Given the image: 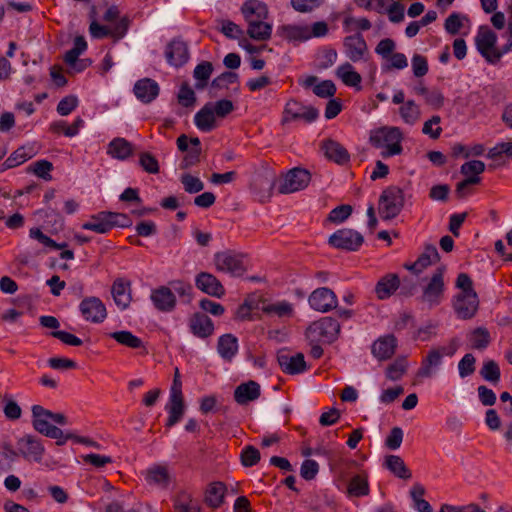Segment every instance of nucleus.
<instances>
[{"mask_svg": "<svg viewBox=\"0 0 512 512\" xmlns=\"http://www.w3.org/2000/svg\"><path fill=\"white\" fill-rule=\"evenodd\" d=\"M340 333L339 322L332 317H322L312 322L306 329L305 336L309 343L331 344Z\"/></svg>", "mask_w": 512, "mask_h": 512, "instance_id": "obj_1", "label": "nucleus"}, {"mask_svg": "<svg viewBox=\"0 0 512 512\" xmlns=\"http://www.w3.org/2000/svg\"><path fill=\"white\" fill-rule=\"evenodd\" d=\"M402 133L398 127H382L376 130L370 137V142L375 147H386L383 157L398 155L402 152Z\"/></svg>", "mask_w": 512, "mask_h": 512, "instance_id": "obj_2", "label": "nucleus"}, {"mask_svg": "<svg viewBox=\"0 0 512 512\" xmlns=\"http://www.w3.org/2000/svg\"><path fill=\"white\" fill-rule=\"evenodd\" d=\"M404 207V192L397 186H389L379 197V214L383 220L397 217Z\"/></svg>", "mask_w": 512, "mask_h": 512, "instance_id": "obj_3", "label": "nucleus"}, {"mask_svg": "<svg viewBox=\"0 0 512 512\" xmlns=\"http://www.w3.org/2000/svg\"><path fill=\"white\" fill-rule=\"evenodd\" d=\"M244 257L243 254L233 250H225L215 253L213 261L217 271L239 277L246 271Z\"/></svg>", "mask_w": 512, "mask_h": 512, "instance_id": "obj_4", "label": "nucleus"}, {"mask_svg": "<svg viewBox=\"0 0 512 512\" xmlns=\"http://www.w3.org/2000/svg\"><path fill=\"white\" fill-rule=\"evenodd\" d=\"M459 347L457 338L450 340L448 346H441L431 349L427 356L422 360L421 367L418 370V376L431 377L434 373L433 368L442 363L443 356H453Z\"/></svg>", "mask_w": 512, "mask_h": 512, "instance_id": "obj_5", "label": "nucleus"}, {"mask_svg": "<svg viewBox=\"0 0 512 512\" xmlns=\"http://www.w3.org/2000/svg\"><path fill=\"white\" fill-rule=\"evenodd\" d=\"M444 289V268H438L423 288L419 301L427 308L432 309L442 302Z\"/></svg>", "mask_w": 512, "mask_h": 512, "instance_id": "obj_6", "label": "nucleus"}, {"mask_svg": "<svg viewBox=\"0 0 512 512\" xmlns=\"http://www.w3.org/2000/svg\"><path fill=\"white\" fill-rule=\"evenodd\" d=\"M497 42V35L488 26H480L475 37V44L479 53L491 64L499 62V54L493 53Z\"/></svg>", "mask_w": 512, "mask_h": 512, "instance_id": "obj_7", "label": "nucleus"}, {"mask_svg": "<svg viewBox=\"0 0 512 512\" xmlns=\"http://www.w3.org/2000/svg\"><path fill=\"white\" fill-rule=\"evenodd\" d=\"M44 452L41 440L28 434L18 439L17 451H11V454L22 456L27 461L41 462Z\"/></svg>", "mask_w": 512, "mask_h": 512, "instance_id": "obj_8", "label": "nucleus"}, {"mask_svg": "<svg viewBox=\"0 0 512 512\" xmlns=\"http://www.w3.org/2000/svg\"><path fill=\"white\" fill-rule=\"evenodd\" d=\"M364 237L361 233L348 228L339 229L334 232L328 240V243L334 248L357 251L362 246Z\"/></svg>", "mask_w": 512, "mask_h": 512, "instance_id": "obj_9", "label": "nucleus"}, {"mask_svg": "<svg viewBox=\"0 0 512 512\" xmlns=\"http://www.w3.org/2000/svg\"><path fill=\"white\" fill-rule=\"evenodd\" d=\"M311 174L303 168H293L287 172L283 181L278 187L280 194H290L303 190L308 186Z\"/></svg>", "mask_w": 512, "mask_h": 512, "instance_id": "obj_10", "label": "nucleus"}, {"mask_svg": "<svg viewBox=\"0 0 512 512\" xmlns=\"http://www.w3.org/2000/svg\"><path fill=\"white\" fill-rule=\"evenodd\" d=\"M319 116V111L313 106H305L298 101L290 100L286 103L282 124H286L291 120L302 119L307 123L314 122Z\"/></svg>", "mask_w": 512, "mask_h": 512, "instance_id": "obj_11", "label": "nucleus"}, {"mask_svg": "<svg viewBox=\"0 0 512 512\" xmlns=\"http://www.w3.org/2000/svg\"><path fill=\"white\" fill-rule=\"evenodd\" d=\"M51 411L45 409L41 405H34L32 407V425L33 428L40 434L49 438H58L61 436V429L50 424L49 420Z\"/></svg>", "mask_w": 512, "mask_h": 512, "instance_id": "obj_12", "label": "nucleus"}, {"mask_svg": "<svg viewBox=\"0 0 512 512\" xmlns=\"http://www.w3.org/2000/svg\"><path fill=\"white\" fill-rule=\"evenodd\" d=\"M79 309L83 318L92 323H102L107 317L104 303L95 296L84 298L79 305Z\"/></svg>", "mask_w": 512, "mask_h": 512, "instance_id": "obj_13", "label": "nucleus"}, {"mask_svg": "<svg viewBox=\"0 0 512 512\" xmlns=\"http://www.w3.org/2000/svg\"><path fill=\"white\" fill-rule=\"evenodd\" d=\"M277 361L282 371L289 375H296L307 370V364L302 353L290 354L287 350L277 353Z\"/></svg>", "mask_w": 512, "mask_h": 512, "instance_id": "obj_14", "label": "nucleus"}, {"mask_svg": "<svg viewBox=\"0 0 512 512\" xmlns=\"http://www.w3.org/2000/svg\"><path fill=\"white\" fill-rule=\"evenodd\" d=\"M343 48L346 57L352 62H359L368 53L367 43L361 33L346 36L343 40Z\"/></svg>", "mask_w": 512, "mask_h": 512, "instance_id": "obj_15", "label": "nucleus"}, {"mask_svg": "<svg viewBox=\"0 0 512 512\" xmlns=\"http://www.w3.org/2000/svg\"><path fill=\"white\" fill-rule=\"evenodd\" d=\"M310 306L319 312H328L337 307V297L335 293L326 287L314 290L309 296Z\"/></svg>", "mask_w": 512, "mask_h": 512, "instance_id": "obj_16", "label": "nucleus"}, {"mask_svg": "<svg viewBox=\"0 0 512 512\" xmlns=\"http://www.w3.org/2000/svg\"><path fill=\"white\" fill-rule=\"evenodd\" d=\"M479 300L477 293L458 294L453 307L461 319H471L477 312Z\"/></svg>", "mask_w": 512, "mask_h": 512, "instance_id": "obj_17", "label": "nucleus"}, {"mask_svg": "<svg viewBox=\"0 0 512 512\" xmlns=\"http://www.w3.org/2000/svg\"><path fill=\"white\" fill-rule=\"evenodd\" d=\"M195 286L209 296L221 298L225 295V288L211 273L200 272L195 277Z\"/></svg>", "mask_w": 512, "mask_h": 512, "instance_id": "obj_18", "label": "nucleus"}, {"mask_svg": "<svg viewBox=\"0 0 512 512\" xmlns=\"http://www.w3.org/2000/svg\"><path fill=\"white\" fill-rule=\"evenodd\" d=\"M150 299L154 307L160 312H171L176 306V297L173 290L167 286H160L151 291Z\"/></svg>", "mask_w": 512, "mask_h": 512, "instance_id": "obj_19", "label": "nucleus"}, {"mask_svg": "<svg viewBox=\"0 0 512 512\" xmlns=\"http://www.w3.org/2000/svg\"><path fill=\"white\" fill-rule=\"evenodd\" d=\"M188 324L190 332L200 339H206L214 333V324L205 313H193Z\"/></svg>", "mask_w": 512, "mask_h": 512, "instance_id": "obj_20", "label": "nucleus"}, {"mask_svg": "<svg viewBox=\"0 0 512 512\" xmlns=\"http://www.w3.org/2000/svg\"><path fill=\"white\" fill-rule=\"evenodd\" d=\"M160 92L158 83L151 78H142L134 84L133 93L144 104L154 101Z\"/></svg>", "mask_w": 512, "mask_h": 512, "instance_id": "obj_21", "label": "nucleus"}, {"mask_svg": "<svg viewBox=\"0 0 512 512\" xmlns=\"http://www.w3.org/2000/svg\"><path fill=\"white\" fill-rule=\"evenodd\" d=\"M165 56L170 65L180 67L189 59L187 44L179 39H173L166 47Z\"/></svg>", "mask_w": 512, "mask_h": 512, "instance_id": "obj_22", "label": "nucleus"}, {"mask_svg": "<svg viewBox=\"0 0 512 512\" xmlns=\"http://www.w3.org/2000/svg\"><path fill=\"white\" fill-rule=\"evenodd\" d=\"M440 255L437 248L432 244L425 246L424 252L417 258L414 263L404 264V267L414 274L421 273L426 267L438 262Z\"/></svg>", "mask_w": 512, "mask_h": 512, "instance_id": "obj_23", "label": "nucleus"}, {"mask_svg": "<svg viewBox=\"0 0 512 512\" xmlns=\"http://www.w3.org/2000/svg\"><path fill=\"white\" fill-rule=\"evenodd\" d=\"M324 155L330 161H333L339 165H345L350 160V154L347 149L339 142L333 139H326L321 145Z\"/></svg>", "mask_w": 512, "mask_h": 512, "instance_id": "obj_24", "label": "nucleus"}, {"mask_svg": "<svg viewBox=\"0 0 512 512\" xmlns=\"http://www.w3.org/2000/svg\"><path fill=\"white\" fill-rule=\"evenodd\" d=\"M111 294L115 304L122 310L129 307L131 296V283L123 278H117L112 285Z\"/></svg>", "mask_w": 512, "mask_h": 512, "instance_id": "obj_25", "label": "nucleus"}, {"mask_svg": "<svg viewBox=\"0 0 512 512\" xmlns=\"http://www.w3.org/2000/svg\"><path fill=\"white\" fill-rule=\"evenodd\" d=\"M397 346V339L394 335L380 337L372 345V354L379 360H386L393 356Z\"/></svg>", "mask_w": 512, "mask_h": 512, "instance_id": "obj_26", "label": "nucleus"}, {"mask_svg": "<svg viewBox=\"0 0 512 512\" xmlns=\"http://www.w3.org/2000/svg\"><path fill=\"white\" fill-rule=\"evenodd\" d=\"M260 396V385L250 380L246 383H242L234 390V399L240 404L244 405L248 402L258 399Z\"/></svg>", "mask_w": 512, "mask_h": 512, "instance_id": "obj_27", "label": "nucleus"}, {"mask_svg": "<svg viewBox=\"0 0 512 512\" xmlns=\"http://www.w3.org/2000/svg\"><path fill=\"white\" fill-rule=\"evenodd\" d=\"M400 279L397 274L389 273L379 279L375 293L379 300L388 299L399 288Z\"/></svg>", "mask_w": 512, "mask_h": 512, "instance_id": "obj_28", "label": "nucleus"}, {"mask_svg": "<svg viewBox=\"0 0 512 512\" xmlns=\"http://www.w3.org/2000/svg\"><path fill=\"white\" fill-rule=\"evenodd\" d=\"M241 12L246 22L267 19L268 17L267 5L259 0L245 1L241 7Z\"/></svg>", "mask_w": 512, "mask_h": 512, "instance_id": "obj_29", "label": "nucleus"}, {"mask_svg": "<svg viewBox=\"0 0 512 512\" xmlns=\"http://www.w3.org/2000/svg\"><path fill=\"white\" fill-rule=\"evenodd\" d=\"M107 154L118 160H126L133 155V145L125 138H114L108 144Z\"/></svg>", "mask_w": 512, "mask_h": 512, "instance_id": "obj_30", "label": "nucleus"}, {"mask_svg": "<svg viewBox=\"0 0 512 512\" xmlns=\"http://www.w3.org/2000/svg\"><path fill=\"white\" fill-rule=\"evenodd\" d=\"M217 351L224 360L231 361L238 352V339L230 333L220 336Z\"/></svg>", "mask_w": 512, "mask_h": 512, "instance_id": "obj_31", "label": "nucleus"}, {"mask_svg": "<svg viewBox=\"0 0 512 512\" xmlns=\"http://www.w3.org/2000/svg\"><path fill=\"white\" fill-rule=\"evenodd\" d=\"M195 125L203 132H210L215 128V114L211 103L205 104L194 117Z\"/></svg>", "mask_w": 512, "mask_h": 512, "instance_id": "obj_32", "label": "nucleus"}, {"mask_svg": "<svg viewBox=\"0 0 512 512\" xmlns=\"http://www.w3.org/2000/svg\"><path fill=\"white\" fill-rule=\"evenodd\" d=\"M166 410L169 413L166 427L170 428L178 423L184 415L185 405L183 396H170Z\"/></svg>", "mask_w": 512, "mask_h": 512, "instance_id": "obj_33", "label": "nucleus"}, {"mask_svg": "<svg viewBox=\"0 0 512 512\" xmlns=\"http://www.w3.org/2000/svg\"><path fill=\"white\" fill-rule=\"evenodd\" d=\"M336 75L341 81L350 87H356L358 90L361 89V75L354 70L353 66L349 62H345L340 65L336 70Z\"/></svg>", "mask_w": 512, "mask_h": 512, "instance_id": "obj_34", "label": "nucleus"}, {"mask_svg": "<svg viewBox=\"0 0 512 512\" xmlns=\"http://www.w3.org/2000/svg\"><path fill=\"white\" fill-rule=\"evenodd\" d=\"M265 19L248 21L247 34L250 38L257 41H265L270 39L272 33V25L264 21Z\"/></svg>", "mask_w": 512, "mask_h": 512, "instance_id": "obj_35", "label": "nucleus"}, {"mask_svg": "<svg viewBox=\"0 0 512 512\" xmlns=\"http://www.w3.org/2000/svg\"><path fill=\"white\" fill-rule=\"evenodd\" d=\"M109 212H99L96 215H92L90 221L85 222L82 228L85 230H91L96 233L105 234L112 229V224L108 217Z\"/></svg>", "mask_w": 512, "mask_h": 512, "instance_id": "obj_36", "label": "nucleus"}, {"mask_svg": "<svg viewBox=\"0 0 512 512\" xmlns=\"http://www.w3.org/2000/svg\"><path fill=\"white\" fill-rule=\"evenodd\" d=\"M34 156L33 149L31 147L27 148L25 146L18 148L15 150L2 164L1 170L4 171L6 169L14 168L19 166L20 164L26 162Z\"/></svg>", "mask_w": 512, "mask_h": 512, "instance_id": "obj_37", "label": "nucleus"}, {"mask_svg": "<svg viewBox=\"0 0 512 512\" xmlns=\"http://www.w3.org/2000/svg\"><path fill=\"white\" fill-rule=\"evenodd\" d=\"M385 466L399 478L409 479L412 476L410 470L407 468L403 459L400 456H387L385 459Z\"/></svg>", "mask_w": 512, "mask_h": 512, "instance_id": "obj_38", "label": "nucleus"}, {"mask_svg": "<svg viewBox=\"0 0 512 512\" xmlns=\"http://www.w3.org/2000/svg\"><path fill=\"white\" fill-rule=\"evenodd\" d=\"M278 31L283 38L289 41H303L311 37L310 31L307 27L284 25L281 26Z\"/></svg>", "mask_w": 512, "mask_h": 512, "instance_id": "obj_39", "label": "nucleus"}, {"mask_svg": "<svg viewBox=\"0 0 512 512\" xmlns=\"http://www.w3.org/2000/svg\"><path fill=\"white\" fill-rule=\"evenodd\" d=\"M212 72L213 65L208 61H203L195 67L193 76L196 79L195 88L197 90H202L206 87Z\"/></svg>", "mask_w": 512, "mask_h": 512, "instance_id": "obj_40", "label": "nucleus"}, {"mask_svg": "<svg viewBox=\"0 0 512 512\" xmlns=\"http://www.w3.org/2000/svg\"><path fill=\"white\" fill-rule=\"evenodd\" d=\"M399 114L401 119L409 125L415 124L421 115L420 107L415 103L414 100H407L399 108Z\"/></svg>", "mask_w": 512, "mask_h": 512, "instance_id": "obj_41", "label": "nucleus"}, {"mask_svg": "<svg viewBox=\"0 0 512 512\" xmlns=\"http://www.w3.org/2000/svg\"><path fill=\"white\" fill-rule=\"evenodd\" d=\"M224 493L225 485L214 482L206 491L205 502L212 508H218L223 503Z\"/></svg>", "mask_w": 512, "mask_h": 512, "instance_id": "obj_42", "label": "nucleus"}, {"mask_svg": "<svg viewBox=\"0 0 512 512\" xmlns=\"http://www.w3.org/2000/svg\"><path fill=\"white\" fill-rule=\"evenodd\" d=\"M424 494L425 488L421 484L416 483L413 485L410 491V496L414 502V508L418 512H433L429 502L423 499Z\"/></svg>", "mask_w": 512, "mask_h": 512, "instance_id": "obj_43", "label": "nucleus"}, {"mask_svg": "<svg viewBox=\"0 0 512 512\" xmlns=\"http://www.w3.org/2000/svg\"><path fill=\"white\" fill-rule=\"evenodd\" d=\"M110 337L116 340L119 344L132 349L143 347L142 340L133 335L130 331L122 330L110 333Z\"/></svg>", "mask_w": 512, "mask_h": 512, "instance_id": "obj_44", "label": "nucleus"}, {"mask_svg": "<svg viewBox=\"0 0 512 512\" xmlns=\"http://www.w3.org/2000/svg\"><path fill=\"white\" fill-rule=\"evenodd\" d=\"M469 340L471 342L472 348L483 350L490 344L491 337L489 331L486 328L478 327L470 333Z\"/></svg>", "mask_w": 512, "mask_h": 512, "instance_id": "obj_45", "label": "nucleus"}, {"mask_svg": "<svg viewBox=\"0 0 512 512\" xmlns=\"http://www.w3.org/2000/svg\"><path fill=\"white\" fill-rule=\"evenodd\" d=\"M479 373L484 380L492 384H497L501 376L500 368L494 360L485 361Z\"/></svg>", "mask_w": 512, "mask_h": 512, "instance_id": "obj_46", "label": "nucleus"}, {"mask_svg": "<svg viewBox=\"0 0 512 512\" xmlns=\"http://www.w3.org/2000/svg\"><path fill=\"white\" fill-rule=\"evenodd\" d=\"M369 485L365 478L360 475L352 477L348 485V494L354 497H361L368 495Z\"/></svg>", "mask_w": 512, "mask_h": 512, "instance_id": "obj_47", "label": "nucleus"}, {"mask_svg": "<svg viewBox=\"0 0 512 512\" xmlns=\"http://www.w3.org/2000/svg\"><path fill=\"white\" fill-rule=\"evenodd\" d=\"M147 480L150 483L166 487L169 483V474L167 468L163 466H155L151 468L148 470Z\"/></svg>", "mask_w": 512, "mask_h": 512, "instance_id": "obj_48", "label": "nucleus"}, {"mask_svg": "<svg viewBox=\"0 0 512 512\" xmlns=\"http://www.w3.org/2000/svg\"><path fill=\"white\" fill-rule=\"evenodd\" d=\"M407 361L405 358H397L393 363L388 365L386 369V377L389 380H399L406 372Z\"/></svg>", "mask_w": 512, "mask_h": 512, "instance_id": "obj_49", "label": "nucleus"}, {"mask_svg": "<svg viewBox=\"0 0 512 512\" xmlns=\"http://www.w3.org/2000/svg\"><path fill=\"white\" fill-rule=\"evenodd\" d=\"M29 236L32 239L37 240L41 244H43L46 247L52 248V249H64L67 246V243H56L53 239L45 235L40 228H31L29 231Z\"/></svg>", "mask_w": 512, "mask_h": 512, "instance_id": "obj_50", "label": "nucleus"}, {"mask_svg": "<svg viewBox=\"0 0 512 512\" xmlns=\"http://www.w3.org/2000/svg\"><path fill=\"white\" fill-rule=\"evenodd\" d=\"M238 74L235 72H224L216 77L211 83V90L227 89L230 84L238 82Z\"/></svg>", "mask_w": 512, "mask_h": 512, "instance_id": "obj_51", "label": "nucleus"}, {"mask_svg": "<svg viewBox=\"0 0 512 512\" xmlns=\"http://www.w3.org/2000/svg\"><path fill=\"white\" fill-rule=\"evenodd\" d=\"M174 508L177 512H200L198 502L185 494L175 500Z\"/></svg>", "mask_w": 512, "mask_h": 512, "instance_id": "obj_52", "label": "nucleus"}, {"mask_svg": "<svg viewBox=\"0 0 512 512\" xmlns=\"http://www.w3.org/2000/svg\"><path fill=\"white\" fill-rule=\"evenodd\" d=\"M476 358L473 354L467 353L458 363V371L461 378L472 375L476 370Z\"/></svg>", "mask_w": 512, "mask_h": 512, "instance_id": "obj_53", "label": "nucleus"}, {"mask_svg": "<svg viewBox=\"0 0 512 512\" xmlns=\"http://www.w3.org/2000/svg\"><path fill=\"white\" fill-rule=\"evenodd\" d=\"M241 463L245 467L255 466L260 461V452L252 445L243 448L241 455Z\"/></svg>", "mask_w": 512, "mask_h": 512, "instance_id": "obj_54", "label": "nucleus"}, {"mask_svg": "<svg viewBox=\"0 0 512 512\" xmlns=\"http://www.w3.org/2000/svg\"><path fill=\"white\" fill-rule=\"evenodd\" d=\"M181 183L184 190L190 194L198 193L204 189V184L200 178L191 174H183L181 176Z\"/></svg>", "mask_w": 512, "mask_h": 512, "instance_id": "obj_55", "label": "nucleus"}, {"mask_svg": "<svg viewBox=\"0 0 512 512\" xmlns=\"http://www.w3.org/2000/svg\"><path fill=\"white\" fill-rule=\"evenodd\" d=\"M352 211V206L348 204L337 206L330 211L327 220L336 224L342 223L351 215Z\"/></svg>", "mask_w": 512, "mask_h": 512, "instance_id": "obj_56", "label": "nucleus"}, {"mask_svg": "<svg viewBox=\"0 0 512 512\" xmlns=\"http://www.w3.org/2000/svg\"><path fill=\"white\" fill-rule=\"evenodd\" d=\"M263 312L267 314H275L279 317H285L292 314L293 307L289 302L282 301L265 306L263 308Z\"/></svg>", "mask_w": 512, "mask_h": 512, "instance_id": "obj_57", "label": "nucleus"}, {"mask_svg": "<svg viewBox=\"0 0 512 512\" xmlns=\"http://www.w3.org/2000/svg\"><path fill=\"white\" fill-rule=\"evenodd\" d=\"M53 169V164L48 160H39L33 163L29 170L32 171L36 176L44 179L51 180L50 172Z\"/></svg>", "mask_w": 512, "mask_h": 512, "instance_id": "obj_58", "label": "nucleus"}, {"mask_svg": "<svg viewBox=\"0 0 512 512\" xmlns=\"http://www.w3.org/2000/svg\"><path fill=\"white\" fill-rule=\"evenodd\" d=\"M388 63L382 66L384 72H389L392 69L402 70L408 66V61L403 53H393L388 58Z\"/></svg>", "mask_w": 512, "mask_h": 512, "instance_id": "obj_59", "label": "nucleus"}, {"mask_svg": "<svg viewBox=\"0 0 512 512\" xmlns=\"http://www.w3.org/2000/svg\"><path fill=\"white\" fill-rule=\"evenodd\" d=\"M178 102L184 107H192L196 102L194 90L188 85L183 83L178 93Z\"/></svg>", "mask_w": 512, "mask_h": 512, "instance_id": "obj_60", "label": "nucleus"}, {"mask_svg": "<svg viewBox=\"0 0 512 512\" xmlns=\"http://www.w3.org/2000/svg\"><path fill=\"white\" fill-rule=\"evenodd\" d=\"M140 166L150 174H156L159 172V164L157 159L149 152H143L139 156Z\"/></svg>", "mask_w": 512, "mask_h": 512, "instance_id": "obj_61", "label": "nucleus"}, {"mask_svg": "<svg viewBox=\"0 0 512 512\" xmlns=\"http://www.w3.org/2000/svg\"><path fill=\"white\" fill-rule=\"evenodd\" d=\"M485 163L480 160H471L465 162L461 168V174L470 177V176H478L479 174L485 171Z\"/></svg>", "mask_w": 512, "mask_h": 512, "instance_id": "obj_62", "label": "nucleus"}, {"mask_svg": "<svg viewBox=\"0 0 512 512\" xmlns=\"http://www.w3.org/2000/svg\"><path fill=\"white\" fill-rule=\"evenodd\" d=\"M412 71L415 77L421 78L428 73V62L421 54H414L411 61Z\"/></svg>", "mask_w": 512, "mask_h": 512, "instance_id": "obj_63", "label": "nucleus"}, {"mask_svg": "<svg viewBox=\"0 0 512 512\" xmlns=\"http://www.w3.org/2000/svg\"><path fill=\"white\" fill-rule=\"evenodd\" d=\"M502 155H506L507 157H512V142H501L498 143L493 148L489 149L487 153V157L489 159L496 160Z\"/></svg>", "mask_w": 512, "mask_h": 512, "instance_id": "obj_64", "label": "nucleus"}]
</instances>
